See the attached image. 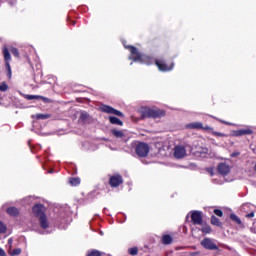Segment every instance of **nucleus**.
<instances>
[{
    "label": "nucleus",
    "mask_w": 256,
    "mask_h": 256,
    "mask_svg": "<svg viewBox=\"0 0 256 256\" xmlns=\"http://www.w3.org/2000/svg\"><path fill=\"white\" fill-rule=\"evenodd\" d=\"M33 213L35 217H38L42 229H47V227H49V220H47V216L45 215V207L41 204H37L33 207Z\"/></svg>",
    "instance_id": "1"
},
{
    "label": "nucleus",
    "mask_w": 256,
    "mask_h": 256,
    "mask_svg": "<svg viewBox=\"0 0 256 256\" xmlns=\"http://www.w3.org/2000/svg\"><path fill=\"white\" fill-rule=\"evenodd\" d=\"M130 52L131 56L129 59H132V61H138L139 63H146L147 65H151V58L149 56H145L139 51H137V48L130 46Z\"/></svg>",
    "instance_id": "2"
},
{
    "label": "nucleus",
    "mask_w": 256,
    "mask_h": 256,
    "mask_svg": "<svg viewBox=\"0 0 256 256\" xmlns=\"http://www.w3.org/2000/svg\"><path fill=\"white\" fill-rule=\"evenodd\" d=\"M141 113H142V117L143 119H147V118H153V119H157V117H163V115H165L164 111L161 110H157V109H151V108H142L141 109Z\"/></svg>",
    "instance_id": "3"
},
{
    "label": "nucleus",
    "mask_w": 256,
    "mask_h": 256,
    "mask_svg": "<svg viewBox=\"0 0 256 256\" xmlns=\"http://www.w3.org/2000/svg\"><path fill=\"white\" fill-rule=\"evenodd\" d=\"M2 54L4 57L6 70L8 71L9 77H11V50H9L7 46H4L2 48Z\"/></svg>",
    "instance_id": "4"
},
{
    "label": "nucleus",
    "mask_w": 256,
    "mask_h": 256,
    "mask_svg": "<svg viewBox=\"0 0 256 256\" xmlns=\"http://www.w3.org/2000/svg\"><path fill=\"white\" fill-rule=\"evenodd\" d=\"M136 155L138 157H147L149 155V145L143 142L138 143L136 145Z\"/></svg>",
    "instance_id": "5"
},
{
    "label": "nucleus",
    "mask_w": 256,
    "mask_h": 256,
    "mask_svg": "<svg viewBox=\"0 0 256 256\" xmlns=\"http://www.w3.org/2000/svg\"><path fill=\"white\" fill-rule=\"evenodd\" d=\"M201 245H202V247H204V249H208L210 251H215V250L219 249V247H217L215 245V242H213V240L211 238H204L201 241Z\"/></svg>",
    "instance_id": "6"
},
{
    "label": "nucleus",
    "mask_w": 256,
    "mask_h": 256,
    "mask_svg": "<svg viewBox=\"0 0 256 256\" xmlns=\"http://www.w3.org/2000/svg\"><path fill=\"white\" fill-rule=\"evenodd\" d=\"M187 129H203L204 131H213L210 126H203L201 122H192L186 125Z\"/></svg>",
    "instance_id": "7"
},
{
    "label": "nucleus",
    "mask_w": 256,
    "mask_h": 256,
    "mask_svg": "<svg viewBox=\"0 0 256 256\" xmlns=\"http://www.w3.org/2000/svg\"><path fill=\"white\" fill-rule=\"evenodd\" d=\"M192 223L194 225H203V214L199 211H194L191 214Z\"/></svg>",
    "instance_id": "8"
},
{
    "label": "nucleus",
    "mask_w": 256,
    "mask_h": 256,
    "mask_svg": "<svg viewBox=\"0 0 256 256\" xmlns=\"http://www.w3.org/2000/svg\"><path fill=\"white\" fill-rule=\"evenodd\" d=\"M187 155V150H185V146H176L174 148V157L176 159H183Z\"/></svg>",
    "instance_id": "9"
},
{
    "label": "nucleus",
    "mask_w": 256,
    "mask_h": 256,
    "mask_svg": "<svg viewBox=\"0 0 256 256\" xmlns=\"http://www.w3.org/2000/svg\"><path fill=\"white\" fill-rule=\"evenodd\" d=\"M252 133L253 130H251V128H244L232 131L233 137H243V135H251Z\"/></svg>",
    "instance_id": "10"
},
{
    "label": "nucleus",
    "mask_w": 256,
    "mask_h": 256,
    "mask_svg": "<svg viewBox=\"0 0 256 256\" xmlns=\"http://www.w3.org/2000/svg\"><path fill=\"white\" fill-rule=\"evenodd\" d=\"M155 63L159 71H171V69H173V64L169 66L163 60H155Z\"/></svg>",
    "instance_id": "11"
},
{
    "label": "nucleus",
    "mask_w": 256,
    "mask_h": 256,
    "mask_svg": "<svg viewBox=\"0 0 256 256\" xmlns=\"http://www.w3.org/2000/svg\"><path fill=\"white\" fill-rule=\"evenodd\" d=\"M109 183L111 187H119L123 183V178L119 175H114L110 177Z\"/></svg>",
    "instance_id": "12"
},
{
    "label": "nucleus",
    "mask_w": 256,
    "mask_h": 256,
    "mask_svg": "<svg viewBox=\"0 0 256 256\" xmlns=\"http://www.w3.org/2000/svg\"><path fill=\"white\" fill-rule=\"evenodd\" d=\"M102 111H104V113H110L112 115H117V117H123V113H121V111H118L115 108H112L110 106H103Z\"/></svg>",
    "instance_id": "13"
},
{
    "label": "nucleus",
    "mask_w": 256,
    "mask_h": 256,
    "mask_svg": "<svg viewBox=\"0 0 256 256\" xmlns=\"http://www.w3.org/2000/svg\"><path fill=\"white\" fill-rule=\"evenodd\" d=\"M218 172L220 175H228L231 172V167L228 164L220 163L218 165Z\"/></svg>",
    "instance_id": "14"
},
{
    "label": "nucleus",
    "mask_w": 256,
    "mask_h": 256,
    "mask_svg": "<svg viewBox=\"0 0 256 256\" xmlns=\"http://www.w3.org/2000/svg\"><path fill=\"white\" fill-rule=\"evenodd\" d=\"M27 99H29L30 101L33 99H41L42 101H44V103H49L50 100L49 98H45L43 96H39V95H28Z\"/></svg>",
    "instance_id": "15"
},
{
    "label": "nucleus",
    "mask_w": 256,
    "mask_h": 256,
    "mask_svg": "<svg viewBox=\"0 0 256 256\" xmlns=\"http://www.w3.org/2000/svg\"><path fill=\"white\" fill-rule=\"evenodd\" d=\"M109 121L110 123H112V125H123V121H121L119 118L115 117V116H110L109 117Z\"/></svg>",
    "instance_id": "16"
},
{
    "label": "nucleus",
    "mask_w": 256,
    "mask_h": 256,
    "mask_svg": "<svg viewBox=\"0 0 256 256\" xmlns=\"http://www.w3.org/2000/svg\"><path fill=\"white\" fill-rule=\"evenodd\" d=\"M7 213H8V215L15 217V216L19 215V210L15 207H10L7 209Z\"/></svg>",
    "instance_id": "17"
},
{
    "label": "nucleus",
    "mask_w": 256,
    "mask_h": 256,
    "mask_svg": "<svg viewBox=\"0 0 256 256\" xmlns=\"http://www.w3.org/2000/svg\"><path fill=\"white\" fill-rule=\"evenodd\" d=\"M172 242H173V238H171L170 235H164V236L162 237V243H163L164 245H171Z\"/></svg>",
    "instance_id": "18"
},
{
    "label": "nucleus",
    "mask_w": 256,
    "mask_h": 256,
    "mask_svg": "<svg viewBox=\"0 0 256 256\" xmlns=\"http://www.w3.org/2000/svg\"><path fill=\"white\" fill-rule=\"evenodd\" d=\"M69 183L73 187H77V185H79L81 183V179H79V178H70Z\"/></svg>",
    "instance_id": "19"
},
{
    "label": "nucleus",
    "mask_w": 256,
    "mask_h": 256,
    "mask_svg": "<svg viewBox=\"0 0 256 256\" xmlns=\"http://www.w3.org/2000/svg\"><path fill=\"white\" fill-rule=\"evenodd\" d=\"M201 231L202 233H211V226L207 224H202Z\"/></svg>",
    "instance_id": "20"
},
{
    "label": "nucleus",
    "mask_w": 256,
    "mask_h": 256,
    "mask_svg": "<svg viewBox=\"0 0 256 256\" xmlns=\"http://www.w3.org/2000/svg\"><path fill=\"white\" fill-rule=\"evenodd\" d=\"M9 50L12 53V55H14V57H19V49L15 47H10Z\"/></svg>",
    "instance_id": "21"
},
{
    "label": "nucleus",
    "mask_w": 256,
    "mask_h": 256,
    "mask_svg": "<svg viewBox=\"0 0 256 256\" xmlns=\"http://www.w3.org/2000/svg\"><path fill=\"white\" fill-rule=\"evenodd\" d=\"M211 223H212V225H216L217 227H219V225H221V222H219L218 218L215 216L211 217Z\"/></svg>",
    "instance_id": "22"
},
{
    "label": "nucleus",
    "mask_w": 256,
    "mask_h": 256,
    "mask_svg": "<svg viewBox=\"0 0 256 256\" xmlns=\"http://www.w3.org/2000/svg\"><path fill=\"white\" fill-rule=\"evenodd\" d=\"M7 233V226L0 221V234Z\"/></svg>",
    "instance_id": "23"
},
{
    "label": "nucleus",
    "mask_w": 256,
    "mask_h": 256,
    "mask_svg": "<svg viewBox=\"0 0 256 256\" xmlns=\"http://www.w3.org/2000/svg\"><path fill=\"white\" fill-rule=\"evenodd\" d=\"M87 256H101V252L99 250H92L87 253Z\"/></svg>",
    "instance_id": "24"
},
{
    "label": "nucleus",
    "mask_w": 256,
    "mask_h": 256,
    "mask_svg": "<svg viewBox=\"0 0 256 256\" xmlns=\"http://www.w3.org/2000/svg\"><path fill=\"white\" fill-rule=\"evenodd\" d=\"M21 251H22L21 248H16V249L10 251V255L11 256L21 255Z\"/></svg>",
    "instance_id": "25"
},
{
    "label": "nucleus",
    "mask_w": 256,
    "mask_h": 256,
    "mask_svg": "<svg viewBox=\"0 0 256 256\" xmlns=\"http://www.w3.org/2000/svg\"><path fill=\"white\" fill-rule=\"evenodd\" d=\"M210 131H212V135H214V137H227V134H225V133L216 132L213 130H210Z\"/></svg>",
    "instance_id": "26"
},
{
    "label": "nucleus",
    "mask_w": 256,
    "mask_h": 256,
    "mask_svg": "<svg viewBox=\"0 0 256 256\" xmlns=\"http://www.w3.org/2000/svg\"><path fill=\"white\" fill-rule=\"evenodd\" d=\"M230 219H232V221H235L238 224H241V219H239V217H237V215L235 214L230 215Z\"/></svg>",
    "instance_id": "27"
},
{
    "label": "nucleus",
    "mask_w": 256,
    "mask_h": 256,
    "mask_svg": "<svg viewBox=\"0 0 256 256\" xmlns=\"http://www.w3.org/2000/svg\"><path fill=\"white\" fill-rule=\"evenodd\" d=\"M112 133L114 137H123V132L119 130H113Z\"/></svg>",
    "instance_id": "28"
},
{
    "label": "nucleus",
    "mask_w": 256,
    "mask_h": 256,
    "mask_svg": "<svg viewBox=\"0 0 256 256\" xmlns=\"http://www.w3.org/2000/svg\"><path fill=\"white\" fill-rule=\"evenodd\" d=\"M138 251L139 250H137V248L134 247V248H130L128 250V253H130L131 255H137Z\"/></svg>",
    "instance_id": "29"
},
{
    "label": "nucleus",
    "mask_w": 256,
    "mask_h": 256,
    "mask_svg": "<svg viewBox=\"0 0 256 256\" xmlns=\"http://www.w3.org/2000/svg\"><path fill=\"white\" fill-rule=\"evenodd\" d=\"M7 89H8V86L5 82L0 84V91H7Z\"/></svg>",
    "instance_id": "30"
},
{
    "label": "nucleus",
    "mask_w": 256,
    "mask_h": 256,
    "mask_svg": "<svg viewBox=\"0 0 256 256\" xmlns=\"http://www.w3.org/2000/svg\"><path fill=\"white\" fill-rule=\"evenodd\" d=\"M214 213H215V215H217V217H223V211H221L219 209H215Z\"/></svg>",
    "instance_id": "31"
},
{
    "label": "nucleus",
    "mask_w": 256,
    "mask_h": 256,
    "mask_svg": "<svg viewBox=\"0 0 256 256\" xmlns=\"http://www.w3.org/2000/svg\"><path fill=\"white\" fill-rule=\"evenodd\" d=\"M49 116L48 115H45V114H37L36 115V118L37 119H47Z\"/></svg>",
    "instance_id": "32"
},
{
    "label": "nucleus",
    "mask_w": 256,
    "mask_h": 256,
    "mask_svg": "<svg viewBox=\"0 0 256 256\" xmlns=\"http://www.w3.org/2000/svg\"><path fill=\"white\" fill-rule=\"evenodd\" d=\"M246 217H248L249 219L255 217V213L254 212H251L249 214L246 215Z\"/></svg>",
    "instance_id": "33"
},
{
    "label": "nucleus",
    "mask_w": 256,
    "mask_h": 256,
    "mask_svg": "<svg viewBox=\"0 0 256 256\" xmlns=\"http://www.w3.org/2000/svg\"><path fill=\"white\" fill-rule=\"evenodd\" d=\"M219 121H220V123H223L224 125H233L232 123H229L227 121H223V120H219Z\"/></svg>",
    "instance_id": "34"
},
{
    "label": "nucleus",
    "mask_w": 256,
    "mask_h": 256,
    "mask_svg": "<svg viewBox=\"0 0 256 256\" xmlns=\"http://www.w3.org/2000/svg\"><path fill=\"white\" fill-rule=\"evenodd\" d=\"M5 250H3V248H0V256H5Z\"/></svg>",
    "instance_id": "35"
},
{
    "label": "nucleus",
    "mask_w": 256,
    "mask_h": 256,
    "mask_svg": "<svg viewBox=\"0 0 256 256\" xmlns=\"http://www.w3.org/2000/svg\"><path fill=\"white\" fill-rule=\"evenodd\" d=\"M81 119H87V113H82L81 114Z\"/></svg>",
    "instance_id": "36"
},
{
    "label": "nucleus",
    "mask_w": 256,
    "mask_h": 256,
    "mask_svg": "<svg viewBox=\"0 0 256 256\" xmlns=\"http://www.w3.org/2000/svg\"><path fill=\"white\" fill-rule=\"evenodd\" d=\"M8 245H13V238H10V239L8 240Z\"/></svg>",
    "instance_id": "37"
},
{
    "label": "nucleus",
    "mask_w": 256,
    "mask_h": 256,
    "mask_svg": "<svg viewBox=\"0 0 256 256\" xmlns=\"http://www.w3.org/2000/svg\"><path fill=\"white\" fill-rule=\"evenodd\" d=\"M209 150L207 148H202L201 153H207Z\"/></svg>",
    "instance_id": "38"
},
{
    "label": "nucleus",
    "mask_w": 256,
    "mask_h": 256,
    "mask_svg": "<svg viewBox=\"0 0 256 256\" xmlns=\"http://www.w3.org/2000/svg\"><path fill=\"white\" fill-rule=\"evenodd\" d=\"M208 171H209L210 175H213V169H209Z\"/></svg>",
    "instance_id": "39"
},
{
    "label": "nucleus",
    "mask_w": 256,
    "mask_h": 256,
    "mask_svg": "<svg viewBox=\"0 0 256 256\" xmlns=\"http://www.w3.org/2000/svg\"><path fill=\"white\" fill-rule=\"evenodd\" d=\"M72 25H75V21H72Z\"/></svg>",
    "instance_id": "40"
}]
</instances>
